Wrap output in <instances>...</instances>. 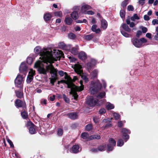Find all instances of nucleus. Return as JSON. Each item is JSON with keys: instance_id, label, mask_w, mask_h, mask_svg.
Here are the masks:
<instances>
[{"instance_id": "10", "label": "nucleus", "mask_w": 158, "mask_h": 158, "mask_svg": "<svg viewBox=\"0 0 158 158\" xmlns=\"http://www.w3.org/2000/svg\"><path fill=\"white\" fill-rule=\"evenodd\" d=\"M27 67L26 64L23 62L22 63L19 68V71L21 73L26 74L27 73Z\"/></svg>"}, {"instance_id": "8", "label": "nucleus", "mask_w": 158, "mask_h": 158, "mask_svg": "<svg viewBox=\"0 0 158 158\" xmlns=\"http://www.w3.org/2000/svg\"><path fill=\"white\" fill-rule=\"evenodd\" d=\"M116 142L112 138H110L109 139V144L107 145V150L110 151L113 150V148L116 145Z\"/></svg>"}, {"instance_id": "28", "label": "nucleus", "mask_w": 158, "mask_h": 158, "mask_svg": "<svg viewBox=\"0 0 158 158\" xmlns=\"http://www.w3.org/2000/svg\"><path fill=\"white\" fill-rule=\"evenodd\" d=\"M16 96L19 98H21L23 96V92L19 91H15Z\"/></svg>"}, {"instance_id": "62", "label": "nucleus", "mask_w": 158, "mask_h": 158, "mask_svg": "<svg viewBox=\"0 0 158 158\" xmlns=\"http://www.w3.org/2000/svg\"><path fill=\"white\" fill-rule=\"evenodd\" d=\"M56 79L55 77L52 78L50 80V83L53 85H54V84L56 81Z\"/></svg>"}, {"instance_id": "40", "label": "nucleus", "mask_w": 158, "mask_h": 158, "mask_svg": "<svg viewBox=\"0 0 158 158\" xmlns=\"http://www.w3.org/2000/svg\"><path fill=\"white\" fill-rule=\"evenodd\" d=\"M106 148L105 145H103L100 146L98 148V151H104L105 150V148Z\"/></svg>"}, {"instance_id": "16", "label": "nucleus", "mask_w": 158, "mask_h": 158, "mask_svg": "<svg viewBox=\"0 0 158 158\" xmlns=\"http://www.w3.org/2000/svg\"><path fill=\"white\" fill-rule=\"evenodd\" d=\"M97 25H93L91 28V30L96 34L99 33L101 32L100 29L99 28L97 29Z\"/></svg>"}, {"instance_id": "25", "label": "nucleus", "mask_w": 158, "mask_h": 158, "mask_svg": "<svg viewBox=\"0 0 158 158\" xmlns=\"http://www.w3.org/2000/svg\"><path fill=\"white\" fill-rule=\"evenodd\" d=\"M35 125H33L29 128V132L31 134H33L35 133L36 131L35 128Z\"/></svg>"}, {"instance_id": "56", "label": "nucleus", "mask_w": 158, "mask_h": 158, "mask_svg": "<svg viewBox=\"0 0 158 158\" xmlns=\"http://www.w3.org/2000/svg\"><path fill=\"white\" fill-rule=\"evenodd\" d=\"M94 13L92 10H88L85 13V14H88L89 15H94Z\"/></svg>"}, {"instance_id": "34", "label": "nucleus", "mask_w": 158, "mask_h": 158, "mask_svg": "<svg viewBox=\"0 0 158 158\" xmlns=\"http://www.w3.org/2000/svg\"><path fill=\"white\" fill-rule=\"evenodd\" d=\"M98 73V70L96 69L93 70L91 73V74L92 77L94 78H95L97 77Z\"/></svg>"}, {"instance_id": "30", "label": "nucleus", "mask_w": 158, "mask_h": 158, "mask_svg": "<svg viewBox=\"0 0 158 158\" xmlns=\"http://www.w3.org/2000/svg\"><path fill=\"white\" fill-rule=\"evenodd\" d=\"M101 138L100 135H91L89 137V140H92L93 139H100Z\"/></svg>"}, {"instance_id": "2", "label": "nucleus", "mask_w": 158, "mask_h": 158, "mask_svg": "<svg viewBox=\"0 0 158 158\" xmlns=\"http://www.w3.org/2000/svg\"><path fill=\"white\" fill-rule=\"evenodd\" d=\"M64 80H62L58 82V84H60V83H65L67 85V87L71 89L70 93L73 95V96L74 99L77 100L78 95L76 93L77 91H80L83 89L84 85H83V82L80 81V84L81 85L80 86H77L72 82V80L70 77L67 75L66 73H65L64 76Z\"/></svg>"}, {"instance_id": "55", "label": "nucleus", "mask_w": 158, "mask_h": 158, "mask_svg": "<svg viewBox=\"0 0 158 158\" xmlns=\"http://www.w3.org/2000/svg\"><path fill=\"white\" fill-rule=\"evenodd\" d=\"M106 112V110L104 108H101L99 111V113L100 114H103L105 113Z\"/></svg>"}, {"instance_id": "54", "label": "nucleus", "mask_w": 158, "mask_h": 158, "mask_svg": "<svg viewBox=\"0 0 158 158\" xmlns=\"http://www.w3.org/2000/svg\"><path fill=\"white\" fill-rule=\"evenodd\" d=\"M127 10L128 11H133L134 10L133 7L131 5H129L127 6Z\"/></svg>"}, {"instance_id": "61", "label": "nucleus", "mask_w": 158, "mask_h": 158, "mask_svg": "<svg viewBox=\"0 0 158 158\" xmlns=\"http://www.w3.org/2000/svg\"><path fill=\"white\" fill-rule=\"evenodd\" d=\"M94 66V65H92V64L91 62H89L87 64V66L88 68L89 69H90L92 67Z\"/></svg>"}, {"instance_id": "47", "label": "nucleus", "mask_w": 158, "mask_h": 158, "mask_svg": "<svg viewBox=\"0 0 158 158\" xmlns=\"http://www.w3.org/2000/svg\"><path fill=\"white\" fill-rule=\"evenodd\" d=\"M113 115L114 116L115 119L116 120L120 118V115L116 113H113Z\"/></svg>"}, {"instance_id": "9", "label": "nucleus", "mask_w": 158, "mask_h": 158, "mask_svg": "<svg viewBox=\"0 0 158 158\" xmlns=\"http://www.w3.org/2000/svg\"><path fill=\"white\" fill-rule=\"evenodd\" d=\"M35 74V71L33 70L32 69H31L29 72L28 75L27 79V82L28 83L31 82L33 79V77Z\"/></svg>"}, {"instance_id": "32", "label": "nucleus", "mask_w": 158, "mask_h": 158, "mask_svg": "<svg viewBox=\"0 0 158 158\" xmlns=\"http://www.w3.org/2000/svg\"><path fill=\"white\" fill-rule=\"evenodd\" d=\"M21 115L23 119H26L28 118V115L26 111H23V112L21 113Z\"/></svg>"}, {"instance_id": "5", "label": "nucleus", "mask_w": 158, "mask_h": 158, "mask_svg": "<svg viewBox=\"0 0 158 158\" xmlns=\"http://www.w3.org/2000/svg\"><path fill=\"white\" fill-rule=\"evenodd\" d=\"M131 41L133 44L137 48H140L143 46V44L147 42V40L144 38H141L140 39H132Z\"/></svg>"}, {"instance_id": "49", "label": "nucleus", "mask_w": 158, "mask_h": 158, "mask_svg": "<svg viewBox=\"0 0 158 158\" xmlns=\"http://www.w3.org/2000/svg\"><path fill=\"white\" fill-rule=\"evenodd\" d=\"M82 79L84 81L85 83H87L88 81V78L85 75H82L81 76Z\"/></svg>"}, {"instance_id": "41", "label": "nucleus", "mask_w": 158, "mask_h": 158, "mask_svg": "<svg viewBox=\"0 0 158 158\" xmlns=\"http://www.w3.org/2000/svg\"><path fill=\"white\" fill-rule=\"evenodd\" d=\"M69 37L72 39H74L76 37V35L73 33H70L68 35Z\"/></svg>"}, {"instance_id": "19", "label": "nucleus", "mask_w": 158, "mask_h": 158, "mask_svg": "<svg viewBox=\"0 0 158 158\" xmlns=\"http://www.w3.org/2000/svg\"><path fill=\"white\" fill-rule=\"evenodd\" d=\"M121 27L127 32H130L131 31V29L129 28L128 26L126 24L123 23L122 24Z\"/></svg>"}, {"instance_id": "64", "label": "nucleus", "mask_w": 158, "mask_h": 158, "mask_svg": "<svg viewBox=\"0 0 158 158\" xmlns=\"http://www.w3.org/2000/svg\"><path fill=\"white\" fill-rule=\"evenodd\" d=\"M142 31L143 33L146 32L147 31V29L146 27H143L142 29Z\"/></svg>"}, {"instance_id": "59", "label": "nucleus", "mask_w": 158, "mask_h": 158, "mask_svg": "<svg viewBox=\"0 0 158 158\" xmlns=\"http://www.w3.org/2000/svg\"><path fill=\"white\" fill-rule=\"evenodd\" d=\"M143 19L145 21H148L150 19V17L148 15H145L144 16Z\"/></svg>"}, {"instance_id": "20", "label": "nucleus", "mask_w": 158, "mask_h": 158, "mask_svg": "<svg viewBox=\"0 0 158 158\" xmlns=\"http://www.w3.org/2000/svg\"><path fill=\"white\" fill-rule=\"evenodd\" d=\"M71 17L74 19H77L79 17L77 11H75L72 12L71 14Z\"/></svg>"}, {"instance_id": "4", "label": "nucleus", "mask_w": 158, "mask_h": 158, "mask_svg": "<svg viewBox=\"0 0 158 158\" xmlns=\"http://www.w3.org/2000/svg\"><path fill=\"white\" fill-rule=\"evenodd\" d=\"M91 86L90 88V90L91 94H94L100 90L102 87L101 85L98 81L96 82L92 81Z\"/></svg>"}, {"instance_id": "18", "label": "nucleus", "mask_w": 158, "mask_h": 158, "mask_svg": "<svg viewBox=\"0 0 158 158\" xmlns=\"http://www.w3.org/2000/svg\"><path fill=\"white\" fill-rule=\"evenodd\" d=\"M52 17V15L49 13H46L44 16V19L46 22L49 21Z\"/></svg>"}, {"instance_id": "48", "label": "nucleus", "mask_w": 158, "mask_h": 158, "mask_svg": "<svg viewBox=\"0 0 158 158\" xmlns=\"http://www.w3.org/2000/svg\"><path fill=\"white\" fill-rule=\"evenodd\" d=\"M63 133V130L61 129H58L57 131V134L59 136H61Z\"/></svg>"}, {"instance_id": "3", "label": "nucleus", "mask_w": 158, "mask_h": 158, "mask_svg": "<svg viewBox=\"0 0 158 158\" xmlns=\"http://www.w3.org/2000/svg\"><path fill=\"white\" fill-rule=\"evenodd\" d=\"M34 51L36 54L40 55V59H41V60L40 61L42 63L40 64V66L42 67L41 66L43 65V62L45 63L48 53L51 51V49L45 48L42 49L40 47L37 46L35 48ZM37 62V61L36 62Z\"/></svg>"}, {"instance_id": "50", "label": "nucleus", "mask_w": 158, "mask_h": 158, "mask_svg": "<svg viewBox=\"0 0 158 158\" xmlns=\"http://www.w3.org/2000/svg\"><path fill=\"white\" fill-rule=\"evenodd\" d=\"M92 65H94L96 64L97 61L96 60L94 59H92L91 60V62Z\"/></svg>"}, {"instance_id": "24", "label": "nucleus", "mask_w": 158, "mask_h": 158, "mask_svg": "<svg viewBox=\"0 0 158 158\" xmlns=\"http://www.w3.org/2000/svg\"><path fill=\"white\" fill-rule=\"evenodd\" d=\"M78 46H77L76 47L72 48L71 49V53L74 55H76L78 53Z\"/></svg>"}, {"instance_id": "35", "label": "nucleus", "mask_w": 158, "mask_h": 158, "mask_svg": "<svg viewBox=\"0 0 158 158\" xmlns=\"http://www.w3.org/2000/svg\"><path fill=\"white\" fill-rule=\"evenodd\" d=\"M120 15L122 19H124L125 17V12L123 10H121L120 11Z\"/></svg>"}, {"instance_id": "26", "label": "nucleus", "mask_w": 158, "mask_h": 158, "mask_svg": "<svg viewBox=\"0 0 158 158\" xmlns=\"http://www.w3.org/2000/svg\"><path fill=\"white\" fill-rule=\"evenodd\" d=\"M64 21L66 24L70 25L72 23L73 20L70 18L66 17Z\"/></svg>"}, {"instance_id": "21", "label": "nucleus", "mask_w": 158, "mask_h": 158, "mask_svg": "<svg viewBox=\"0 0 158 158\" xmlns=\"http://www.w3.org/2000/svg\"><path fill=\"white\" fill-rule=\"evenodd\" d=\"M81 137L83 139L86 140H89V134L86 132H84L81 134Z\"/></svg>"}, {"instance_id": "6", "label": "nucleus", "mask_w": 158, "mask_h": 158, "mask_svg": "<svg viewBox=\"0 0 158 158\" xmlns=\"http://www.w3.org/2000/svg\"><path fill=\"white\" fill-rule=\"evenodd\" d=\"M98 101L96 98H94L92 97L89 96L87 97L86 101V103L91 106H95Z\"/></svg>"}, {"instance_id": "1", "label": "nucleus", "mask_w": 158, "mask_h": 158, "mask_svg": "<svg viewBox=\"0 0 158 158\" xmlns=\"http://www.w3.org/2000/svg\"><path fill=\"white\" fill-rule=\"evenodd\" d=\"M54 51L53 52L51 50L50 52L48 53L45 63L48 64V63L50 64L49 65L46 66V69L44 67L40 66V64L42 63L40 61H39L35 63L34 67L38 68V71L40 73L45 75L47 73V72H50L52 75H52V77L56 76L57 71L54 68L51 64L54 63V61H56L58 60H59L60 57L63 56L64 54L61 51L54 50Z\"/></svg>"}, {"instance_id": "13", "label": "nucleus", "mask_w": 158, "mask_h": 158, "mask_svg": "<svg viewBox=\"0 0 158 158\" xmlns=\"http://www.w3.org/2000/svg\"><path fill=\"white\" fill-rule=\"evenodd\" d=\"M64 115L67 116L69 118L73 120L76 119L78 117V113L74 112H70Z\"/></svg>"}, {"instance_id": "51", "label": "nucleus", "mask_w": 158, "mask_h": 158, "mask_svg": "<svg viewBox=\"0 0 158 158\" xmlns=\"http://www.w3.org/2000/svg\"><path fill=\"white\" fill-rule=\"evenodd\" d=\"M69 58L71 62H73L76 61V59L73 57L70 56Z\"/></svg>"}, {"instance_id": "17", "label": "nucleus", "mask_w": 158, "mask_h": 158, "mask_svg": "<svg viewBox=\"0 0 158 158\" xmlns=\"http://www.w3.org/2000/svg\"><path fill=\"white\" fill-rule=\"evenodd\" d=\"M86 54L84 52H81L78 54V57L81 60H85L86 58Z\"/></svg>"}, {"instance_id": "38", "label": "nucleus", "mask_w": 158, "mask_h": 158, "mask_svg": "<svg viewBox=\"0 0 158 158\" xmlns=\"http://www.w3.org/2000/svg\"><path fill=\"white\" fill-rule=\"evenodd\" d=\"M120 31L122 35L126 37H129V35L127 33H126L124 31L122 30L121 29H120Z\"/></svg>"}, {"instance_id": "57", "label": "nucleus", "mask_w": 158, "mask_h": 158, "mask_svg": "<svg viewBox=\"0 0 158 158\" xmlns=\"http://www.w3.org/2000/svg\"><path fill=\"white\" fill-rule=\"evenodd\" d=\"M90 151L93 153H97L99 151L98 148L92 149L90 150Z\"/></svg>"}, {"instance_id": "15", "label": "nucleus", "mask_w": 158, "mask_h": 158, "mask_svg": "<svg viewBox=\"0 0 158 158\" xmlns=\"http://www.w3.org/2000/svg\"><path fill=\"white\" fill-rule=\"evenodd\" d=\"M15 105L17 107H23L25 103L19 99H17L15 102Z\"/></svg>"}, {"instance_id": "42", "label": "nucleus", "mask_w": 158, "mask_h": 158, "mask_svg": "<svg viewBox=\"0 0 158 158\" xmlns=\"http://www.w3.org/2000/svg\"><path fill=\"white\" fill-rule=\"evenodd\" d=\"M65 44L63 42H60L58 44V46L60 48L63 49L65 46Z\"/></svg>"}, {"instance_id": "7", "label": "nucleus", "mask_w": 158, "mask_h": 158, "mask_svg": "<svg viewBox=\"0 0 158 158\" xmlns=\"http://www.w3.org/2000/svg\"><path fill=\"white\" fill-rule=\"evenodd\" d=\"M23 78L22 76L18 74L15 81V86L18 87H21V84L22 82Z\"/></svg>"}, {"instance_id": "31", "label": "nucleus", "mask_w": 158, "mask_h": 158, "mask_svg": "<svg viewBox=\"0 0 158 158\" xmlns=\"http://www.w3.org/2000/svg\"><path fill=\"white\" fill-rule=\"evenodd\" d=\"M34 59L30 56L28 57L27 59V62L29 64H31L33 61Z\"/></svg>"}, {"instance_id": "23", "label": "nucleus", "mask_w": 158, "mask_h": 158, "mask_svg": "<svg viewBox=\"0 0 158 158\" xmlns=\"http://www.w3.org/2000/svg\"><path fill=\"white\" fill-rule=\"evenodd\" d=\"M114 107V105L110 102H107L106 104V108L108 110L113 109Z\"/></svg>"}, {"instance_id": "52", "label": "nucleus", "mask_w": 158, "mask_h": 158, "mask_svg": "<svg viewBox=\"0 0 158 158\" xmlns=\"http://www.w3.org/2000/svg\"><path fill=\"white\" fill-rule=\"evenodd\" d=\"M40 103L41 105H46V100L45 99H42L40 101Z\"/></svg>"}, {"instance_id": "37", "label": "nucleus", "mask_w": 158, "mask_h": 158, "mask_svg": "<svg viewBox=\"0 0 158 158\" xmlns=\"http://www.w3.org/2000/svg\"><path fill=\"white\" fill-rule=\"evenodd\" d=\"M124 142L123 140L121 139H119L117 142V145L118 146H121L123 145Z\"/></svg>"}, {"instance_id": "33", "label": "nucleus", "mask_w": 158, "mask_h": 158, "mask_svg": "<svg viewBox=\"0 0 158 158\" xmlns=\"http://www.w3.org/2000/svg\"><path fill=\"white\" fill-rule=\"evenodd\" d=\"M93 126L91 124H89L85 126V129L87 131H90L92 129Z\"/></svg>"}, {"instance_id": "60", "label": "nucleus", "mask_w": 158, "mask_h": 158, "mask_svg": "<svg viewBox=\"0 0 158 158\" xmlns=\"http://www.w3.org/2000/svg\"><path fill=\"white\" fill-rule=\"evenodd\" d=\"M152 23L153 25L158 24V20L154 19L152 21Z\"/></svg>"}, {"instance_id": "11", "label": "nucleus", "mask_w": 158, "mask_h": 158, "mask_svg": "<svg viewBox=\"0 0 158 158\" xmlns=\"http://www.w3.org/2000/svg\"><path fill=\"white\" fill-rule=\"evenodd\" d=\"M81 149L78 144H75L73 146L70 152L71 153H77L81 151Z\"/></svg>"}, {"instance_id": "53", "label": "nucleus", "mask_w": 158, "mask_h": 158, "mask_svg": "<svg viewBox=\"0 0 158 158\" xmlns=\"http://www.w3.org/2000/svg\"><path fill=\"white\" fill-rule=\"evenodd\" d=\"M145 0H139L138 3L139 4L143 6L145 3Z\"/></svg>"}, {"instance_id": "29", "label": "nucleus", "mask_w": 158, "mask_h": 158, "mask_svg": "<svg viewBox=\"0 0 158 158\" xmlns=\"http://www.w3.org/2000/svg\"><path fill=\"white\" fill-rule=\"evenodd\" d=\"M94 36V35L92 34L86 35L84 36L85 39L87 40H91Z\"/></svg>"}, {"instance_id": "22", "label": "nucleus", "mask_w": 158, "mask_h": 158, "mask_svg": "<svg viewBox=\"0 0 158 158\" xmlns=\"http://www.w3.org/2000/svg\"><path fill=\"white\" fill-rule=\"evenodd\" d=\"M107 26V23L106 21L105 20H102L101 21V27L104 29H106Z\"/></svg>"}, {"instance_id": "44", "label": "nucleus", "mask_w": 158, "mask_h": 158, "mask_svg": "<svg viewBox=\"0 0 158 158\" xmlns=\"http://www.w3.org/2000/svg\"><path fill=\"white\" fill-rule=\"evenodd\" d=\"M71 47L72 45L70 44L65 45L64 48L63 49L66 50L67 51H69L71 49Z\"/></svg>"}, {"instance_id": "14", "label": "nucleus", "mask_w": 158, "mask_h": 158, "mask_svg": "<svg viewBox=\"0 0 158 158\" xmlns=\"http://www.w3.org/2000/svg\"><path fill=\"white\" fill-rule=\"evenodd\" d=\"M91 8V6L87 5H84L81 7V12L82 13L85 14L88 10L90 9Z\"/></svg>"}, {"instance_id": "39", "label": "nucleus", "mask_w": 158, "mask_h": 158, "mask_svg": "<svg viewBox=\"0 0 158 158\" xmlns=\"http://www.w3.org/2000/svg\"><path fill=\"white\" fill-rule=\"evenodd\" d=\"M55 16L61 17L62 15V12L61 11L56 12L54 13Z\"/></svg>"}, {"instance_id": "58", "label": "nucleus", "mask_w": 158, "mask_h": 158, "mask_svg": "<svg viewBox=\"0 0 158 158\" xmlns=\"http://www.w3.org/2000/svg\"><path fill=\"white\" fill-rule=\"evenodd\" d=\"M112 120V118L110 119H109V118H106V119H104L103 121L102 122L103 123H107L108 122H110Z\"/></svg>"}, {"instance_id": "43", "label": "nucleus", "mask_w": 158, "mask_h": 158, "mask_svg": "<svg viewBox=\"0 0 158 158\" xmlns=\"http://www.w3.org/2000/svg\"><path fill=\"white\" fill-rule=\"evenodd\" d=\"M63 98L64 101L66 102L67 103H69V98L67 97L65 94H63Z\"/></svg>"}, {"instance_id": "12", "label": "nucleus", "mask_w": 158, "mask_h": 158, "mask_svg": "<svg viewBox=\"0 0 158 158\" xmlns=\"http://www.w3.org/2000/svg\"><path fill=\"white\" fill-rule=\"evenodd\" d=\"M122 132L123 134V138L126 140L125 141L126 142L129 138V135L127 134H130V131L126 128H123L122 130Z\"/></svg>"}, {"instance_id": "27", "label": "nucleus", "mask_w": 158, "mask_h": 158, "mask_svg": "<svg viewBox=\"0 0 158 158\" xmlns=\"http://www.w3.org/2000/svg\"><path fill=\"white\" fill-rule=\"evenodd\" d=\"M74 67L76 70L79 73H81V69L82 68L81 66L79 64H76L74 65Z\"/></svg>"}, {"instance_id": "36", "label": "nucleus", "mask_w": 158, "mask_h": 158, "mask_svg": "<svg viewBox=\"0 0 158 158\" xmlns=\"http://www.w3.org/2000/svg\"><path fill=\"white\" fill-rule=\"evenodd\" d=\"M106 93L105 92H101L99 93L97 96L98 98H102L105 96Z\"/></svg>"}, {"instance_id": "45", "label": "nucleus", "mask_w": 158, "mask_h": 158, "mask_svg": "<svg viewBox=\"0 0 158 158\" xmlns=\"http://www.w3.org/2000/svg\"><path fill=\"white\" fill-rule=\"evenodd\" d=\"M6 140L8 142V143L9 144L10 147L13 148L14 147V145L13 144V143L11 141L10 139L9 138H7Z\"/></svg>"}, {"instance_id": "46", "label": "nucleus", "mask_w": 158, "mask_h": 158, "mask_svg": "<svg viewBox=\"0 0 158 158\" xmlns=\"http://www.w3.org/2000/svg\"><path fill=\"white\" fill-rule=\"evenodd\" d=\"M127 0H125L122 3L121 6L123 7H125L127 4Z\"/></svg>"}, {"instance_id": "63", "label": "nucleus", "mask_w": 158, "mask_h": 158, "mask_svg": "<svg viewBox=\"0 0 158 158\" xmlns=\"http://www.w3.org/2000/svg\"><path fill=\"white\" fill-rule=\"evenodd\" d=\"M142 32L141 31H137L136 34V36L137 37H139L141 35Z\"/></svg>"}]
</instances>
